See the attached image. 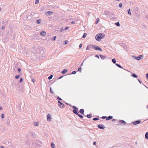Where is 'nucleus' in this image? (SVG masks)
<instances>
[{
    "label": "nucleus",
    "instance_id": "obj_61",
    "mask_svg": "<svg viewBox=\"0 0 148 148\" xmlns=\"http://www.w3.org/2000/svg\"><path fill=\"white\" fill-rule=\"evenodd\" d=\"M1 9L0 8V11H1Z\"/></svg>",
    "mask_w": 148,
    "mask_h": 148
},
{
    "label": "nucleus",
    "instance_id": "obj_37",
    "mask_svg": "<svg viewBox=\"0 0 148 148\" xmlns=\"http://www.w3.org/2000/svg\"><path fill=\"white\" fill-rule=\"evenodd\" d=\"M57 99L61 101L62 100V99L60 98L59 97V96L57 97Z\"/></svg>",
    "mask_w": 148,
    "mask_h": 148
},
{
    "label": "nucleus",
    "instance_id": "obj_53",
    "mask_svg": "<svg viewBox=\"0 0 148 148\" xmlns=\"http://www.w3.org/2000/svg\"><path fill=\"white\" fill-rule=\"evenodd\" d=\"M68 27H66V28L64 29V30H66V29H68Z\"/></svg>",
    "mask_w": 148,
    "mask_h": 148
},
{
    "label": "nucleus",
    "instance_id": "obj_31",
    "mask_svg": "<svg viewBox=\"0 0 148 148\" xmlns=\"http://www.w3.org/2000/svg\"><path fill=\"white\" fill-rule=\"evenodd\" d=\"M77 115H78L79 117H80L81 118H83V116L80 114H77Z\"/></svg>",
    "mask_w": 148,
    "mask_h": 148
},
{
    "label": "nucleus",
    "instance_id": "obj_49",
    "mask_svg": "<svg viewBox=\"0 0 148 148\" xmlns=\"http://www.w3.org/2000/svg\"><path fill=\"white\" fill-rule=\"evenodd\" d=\"M35 81V80L34 79H32V81L33 82H34Z\"/></svg>",
    "mask_w": 148,
    "mask_h": 148
},
{
    "label": "nucleus",
    "instance_id": "obj_41",
    "mask_svg": "<svg viewBox=\"0 0 148 148\" xmlns=\"http://www.w3.org/2000/svg\"><path fill=\"white\" fill-rule=\"evenodd\" d=\"M146 77L148 80V73L146 74Z\"/></svg>",
    "mask_w": 148,
    "mask_h": 148
},
{
    "label": "nucleus",
    "instance_id": "obj_9",
    "mask_svg": "<svg viewBox=\"0 0 148 148\" xmlns=\"http://www.w3.org/2000/svg\"><path fill=\"white\" fill-rule=\"evenodd\" d=\"M46 34V33L44 31H42L40 34L41 36H45Z\"/></svg>",
    "mask_w": 148,
    "mask_h": 148
},
{
    "label": "nucleus",
    "instance_id": "obj_14",
    "mask_svg": "<svg viewBox=\"0 0 148 148\" xmlns=\"http://www.w3.org/2000/svg\"><path fill=\"white\" fill-rule=\"evenodd\" d=\"M145 138L146 139L148 140V132H147L146 133V134H145Z\"/></svg>",
    "mask_w": 148,
    "mask_h": 148
},
{
    "label": "nucleus",
    "instance_id": "obj_35",
    "mask_svg": "<svg viewBox=\"0 0 148 148\" xmlns=\"http://www.w3.org/2000/svg\"><path fill=\"white\" fill-rule=\"evenodd\" d=\"M19 76L18 75H16L15 77V78L16 79H18L19 78Z\"/></svg>",
    "mask_w": 148,
    "mask_h": 148
},
{
    "label": "nucleus",
    "instance_id": "obj_34",
    "mask_svg": "<svg viewBox=\"0 0 148 148\" xmlns=\"http://www.w3.org/2000/svg\"><path fill=\"white\" fill-rule=\"evenodd\" d=\"M52 13V12H51V11H48L47 12V13H48V15H50Z\"/></svg>",
    "mask_w": 148,
    "mask_h": 148
},
{
    "label": "nucleus",
    "instance_id": "obj_42",
    "mask_svg": "<svg viewBox=\"0 0 148 148\" xmlns=\"http://www.w3.org/2000/svg\"><path fill=\"white\" fill-rule=\"evenodd\" d=\"M23 78H21L20 80V82H21L22 81H23Z\"/></svg>",
    "mask_w": 148,
    "mask_h": 148
},
{
    "label": "nucleus",
    "instance_id": "obj_52",
    "mask_svg": "<svg viewBox=\"0 0 148 148\" xmlns=\"http://www.w3.org/2000/svg\"><path fill=\"white\" fill-rule=\"evenodd\" d=\"M93 144L94 145H96V143L95 142H93Z\"/></svg>",
    "mask_w": 148,
    "mask_h": 148
},
{
    "label": "nucleus",
    "instance_id": "obj_19",
    "mask_svg": "<svg viewBox=\"0 0 148 148\" xmlns=\"http://www.w3.org/2000/svg\"><path fill=\"white\" fill-rule=\"evenodd\" d=\"M132 76L134 77H138L135 74L132 73Z\"/></svg>",
    "mask_w": 148,
    "mask_h": 148
},
{
    "label": "nucleus",
    "instance_id": "obj_24",
    "mask_svg": "<svg viewBox=\"0 0 148 148\" xmlns=\"http://www.w3.org/2000/svg\"><path fill=\"white\" fill-rule=\"evenodd\" d=\"M90 48H91L90 46L88 45L86 48V50H88L90 49Z\"/></svg>",
    "mask_w": 148,
    "mask_h": 148
},
{
    "label": "nucleus",
    "instance_id": "obj_8",
    "mask_svg": "<svg viewBox=\"0 0 148 148\" xmlns=\"http://www.w3.org/2000/svg\"><path fill=\"white\" fill-rule=\"evenodd\" d=\"M68 71V70L66 69H63L62 71V74H64L66 73Z\"/></svg>",
    "mask_w": 148,
    "mask_h": 148
},
{
    "label": "nucleus",
    "instance_id": "obj_46",
    "mask_svg": "<svg viewBox=\"0 0 148 148\" xmlns=\"http://www.w3.org/2000/svg\"><path fill=\"white\" fill-rule=\"evenodd\" d=\"M64 29L63 28H62L60 30V32H62L64 31Z\"/></svg>",
    "mask_w": 148,
    "mask_h": 148
},
{
    "label": "nucleus",
    "instance_id": "obj_43",
    "mask_svg": "<svg viewBox=\"0 0 148 148\" xmlns=\"http://www.w3.org/2000/svg\"><path fill=\"white\" fill-rule=\"evenodd\" d=\"M18 72L19 73H20L21 72V69L20 68H18Z\"/></svg>",
    "mask_w": 148,
    "mask_h": 148
},
{
    "label": "nucleus",
    "instance_id": "obj_36",
    "mask_svg": "<svg viewBox=\"0 0 148 148\" xmlns=\"http://www.w3.org/2000/svg\"><path fill=\"white\" fill-rule=\"evenodd\" d=\"M39 2V1L38 0H36L35 3L36 4H37Z\"/></svg>",
    "mask_w": 148,
    "mask_h": 148
},
{
    "label": "nucleus",
    "instance_id": "obj_2",
    "mask_svg": "<svg viewBox=\"0 0 148 148\" xmlns=\"http://www.w3.org/2000/svg\"><path fill=\"white\" fill-rule=\"evenodd\" d=\"M92 47H93V48L95 50H98L100 51H102V49H101V48H100V47L98 46H94V45H92Z\"/></svg>",
    "mask_w": 148,
    "mask_h": 148
},
{
    "label": "nucleus",
    "instance_id": "obj_39",
    "mask_svg": "<svg viewBox=\"0 0 148 148\" xmlns=\"http://www.w3.org/2000/svg\"><path fill=\"white\" fill-rule=\"evenodd\" d=\"M50 92L51 93H54V92L51 89V88H50Z\"/></svg>",
    "mask_w": 148,
    "mask_h": 148
},
{
    "label": "nucleus",
    "instance_id": "obj_29",
    "mask_svg": "<svg viewBox=\"0 0 148 148\" xmlns=\"http://www.w3.org/2000/svg\"><path fill=\"white\" fill-rule=\"evenodd\" d=\"M115 24L116 25H117L118 26H119L120 25V23H119V22L116 23Z\"/></svg>",
    "mask_w": 148,
    "mask_h": 148
},
{
    "label": "nucleus",
    "instance_id": "obj_50",
    "mask_svg": "<svg viewBox=\"0 0 148 148\" xmlns=\"http://www.w3.org/2000/svg\"><path fill=\"white\" fill-rule=\"evenodd\" d=\"M75 22L74 21H72L71 22V23L72 24H74L75 23Z\"/></svg>",
    "mask_w": 148,
    "mask_h": 148
},
{
    "label": "nucleus",
    "instance_id": "obj_5",
    "mask_svg": "<svg viewBox=\"0 0 148 148\" xmlns=\"http://www.w3.org/2000/svg\"><path fill=\"white\" fill-rule=\"evenodd\" d=\"M98 127L100 129H103L105 128V127L104 126V125H103L100 124L98 125Z\"/></svg>",
    "mask_w": 148,
    "mask_h": 148
},
{
    "label": "nucleus",
    "instance_id": "obj_17",
    "mask_svg": "<svg viewBox=\"0 0 148 148\" xmlns=\"http://www.w3.org/2000/svg\"><path fill=\"white\" fill-rule=\"evenodd\" d=\"M127 12L128 14L130 15H131V13L130 12V8L129 10H127Z\"/></svg>",
    "mask_w": 148,
    "mask_h": 148
},
{
    "label": "nucleus",
    "instance_id": "obj_40",
    "mask_svg": "<svg viewBox=\"0 0 148 148\" xmlns=\"http://www.w3.org/2000/svg\"><path fill=\"white\" fill-rule=\"evenodd\" d=\"M1 118L2 119L4 118V114H1Z\"/></svg>",
    "mask_w": 148,
    "mask_h": 148
},
{
    "label": "nucleus",
    "instance_id": "obj_51",
    "mask_svg": "<svg viewBox=\"0 0 148 148\" xmlns=\"http://www.w3.org/2000/svg\"><path fill=\"white\" fill-rule=\"evenodd\" d=\"M95 57H97L98 58H99V57L98 55H96L95 56Z\"/></svg>",
    "mask_w": 148,
    "mask_h": 148
},
{
    "label": "nucleus",
    "instance_id": "obj_62",
    "mask_svg": "<svg viewBox=\"0 0 148 148\" xmlns=\"http://www.w3.org/2000/svg\"><path fill=\"white\" fill-rule=\"evenodd\" d=\"M139 123H140V121H139Z\"/></svg>",
    "mask_w": 148,
    "mask_h": 148
},
{
    "label": "nucleus",
    "instance_id": "obj_1",
    "mask_svg": "<svg viewBox=\"0 0 148 148\" xmlns=\"http://www.w3.org/2000/svg\"><path fill=\"white\" fill-rule=\"evenodd\" d=\"M105 36V34L103 33H100L97 34L95 36L96 39L99 41Z\"/></svg>",
    "mask_w": 148,
    "mask_h": 148
},
{
    "label": "nucleus",
    "instance_id": "obj_22",
    "mask_svg": "<svg viewBox=\"0 0 148 148\" xmlns=\"http://www.w3.org/2000/svg\"><path fill=\"white\" fill-rule=\"evenodd\" d=\"M51 145L52 148H54L55 145L53 143H51Z\"/></svg>",
    "mask_w": 148,
    "mask_h": 148
},
{
    "label": "nucleus",
    "instance_id": "obj_32",
    "mask_svg": "<svg viewBox=\"0 0 148 148\" xmlns=\"http://www.w3.org/2000/svg\"><path fill=\"white\" fill-rule=\"evenodd\" d=\"M78 71H79L81 72L82 71V68L81 67L79 68L78 69Z\"/></svg>",
    "mask_w": 148,
    "mask_h": 148
},
{
    "label": "nucleus",
    "instance_id": "obj_45",
    "mask_svg": "<svg viewBox=\"0 0 148 148\" xmlns=\"http://www.w3.org/2000/svg\"><path fill=\"white\" fill-rule=\"evenodd\" d=\"M56 38V36H55L53 37V40L54 41L55 40Z\"/></svg>",
    "mask_w": 148,
    "mask_h": 148
},
{
    "label": "nucleus",
    "instance_id": "obj_4",
    "mask_svg": "<svg viewBox=\"0 0 148 148\" xmlns=\"http://www.w3.org/2000/svg\"><path fill=\"white\" fill-rule=\"evenodd\" d=\"M52 119V118L50 114H49L47 116V121H51Z\"/></svg>",
    "mask_w": 148,
    "mask_h": 148
},
{
    "label": "nucleus",
    "instance_id": "obj_59",
    "mask_svg": "<svg viewBox=\"0 0 148 148\" xmlns=\"http://www.w3.org/2000/svg\"><path fill=\"white\" fill-rule=\"evenodd\" d=\"M1 148H3V146H1Z\"/></svg>",
    "mask_w": 148,
    "mask_h": 148
},
{
    "label": "nucleus",
    "instance_id": "obj_30",
    "mask_svg": "<svg viewBox=\"0 0 148 148\" xmlns=\"http://www.w3.org/2000/svg\"><path fill=\"white\" fill-rule=\"evenodd\" d=\"M99 119L97 118H94L93 119V120L94 121H97Z\"/></svg>",
    "mask_w": 148,
    "mask_h": 148
},
{
    "label": "nucleus",
    "instance_id": "obj_27",
    "mask_svg": "<svg viewBox=\"0 0 148 148\" xmlns=\"http://www.w3.org/2000/svg\"><path fill=\"white\" fill-rule=\"evenodd\" d=\"M91 116H92L91 114H87V117L89 118L91 117Z\"/></svg>",
    "mask_w": 148,
    "mask_h": 148
},
{
    "label": "nucleus",
    "instance_id": "obj_33",
    "mask_svg": "<svg viewBox=\"0 0 148 148\" xmlns=\"http://www.w3.org/2000/svg\"><path fill=\"white\" fill-rule=\"evenodd\" d=\"M122 6V4L121 3H120L119 5V7L120 8H121Z\"/></svg>",
    "mask_w": 148,
    "mask_h": 148
},
{
    "label": "nucleus",
    "instance_id": "obj_6",
    "mask_svg": "<svg viewBox=\"0 0 148 148\" xmlns=\"http://www.w3.org/2000/svg\"><path fill=\"white\" fill-rule=\"evenodd\" d=\"M118 121L119 123L120 124H122L123 125H125V123H126V122L123 120H119Z\"/></svg>",
    "mask_w": 148,
    "mask_h": 148
},
{
    "label": "nucleus",
    "instance_id": "obj_12",
    "mask_svg": "<svg viewBox=\"0 0 148 148\" xmlns=\"http://www.w3.org/2000/svg\"><path fill=\"white\" fill-rule=\"evenodd\" d=\"M101 57V58L103 60L104 59L106 58V56H103L101 55H99Z\"/></svg>",
    "mask_w": 148,
    "mask_h": 148
},
{
    "label": "nucleus",
    "instance_id": "obj_18",
    "mask_svg": "<svg viewBox=\"0 0 148 148\" xmlns=\"http://www.w3.org/2000/svg\"><path fill=\"white\" fill-rule=\"evenodd\" d=\"M112 62L114 64H115L116 62V61L114 58H113L112 60Z\"/></svg>",
    "mask_w": 148,
    "mask_h": 148
},
{
    "label": "nucleus",
    "instance_id": "obj_48",
    "mask_svg": "<svg viewBox=\"0 0 148 148\" xmlns=\"http://www.w3.org/2000/svg\"><path fill=\"white\" fill-rule=\"evenodd\" d=\"M68 41L67 40H66L65 42V44L66 45L67 44Z\"/></svg>",
    "mask_w": 148,
    "mask_h": 148
},
{
    "label": "nucleus",
    "instance_id": "obj_58",
    "mask_svg": "<svg viewBox=\"0 0 148 148\" xmlns=\"http://www.w3.org/2000/svg\"><path fill=\"white\" fill-rule=\"evenodd\" d=\"M2 108L1 107H0V110H2Z\"/></svg>",
    "mask_w": 148,
    "mask_h": 148
},
{
    "label": "nucleus",
    "instance_id": "obj_56",
    "mask_svg": "<svg viewBox=\"0 0 148 148\" xmlns=\"http://www.w3.org/2000/svg\"><path fill=\"white\" fill-rule=\"evenodd\" d=\"M4 27L3 26L2 27V29H4Z\"/></svg>",
    "mask_w": 148,
    "mask_h": 148
},
{
    "label": "nucleus",
    "instance_id": "obj_13",
    "mask_svg": "<svg viewBox=\"0 0 148 148\" xmlns=\"http://www.w3.org/2000/svg\"><path fill=\"white\" fill-rule=\"evenodd\" d=\"M139 124V120H137L133 122V124L134 125H136Z\"/></svg>",
    "mask_w": 148,
    "mask_h": 148
},
{
    "label": "nucleus",
    "instance_id": "obj_54",
    "mask_svg": "<svg viewBox=\"0 0 148 148\" xmlns=\"http://www.w3.org/2000/svg\"><path fill=\"white\" fill-rule=\"evenodd\" d=\"M115 121V120L114 119H113L112 120V122H114V121Z\"/></svg>",
    "mask_w": 148,
    "mask_h": 148
},
{
    "label": "nucleus",
    "instance_id": "obj_55",
    "mask_svg": "<svg viewBox=\"0 0 148 148\" xmlns=\"http://www.w3.org/2000/svg\"><path fill=\"white\" fill-rule=\"evenodd\" d=\"M62 77H63V76H61V77H59L58 79H61V78Z\"/></svg>",
    "mask_w": 148,
    "mask_h": 148
},
{
    "label": "nucleus",
    "instance_id": "obj_25",
    "mask_svg": "<svg viewBox=\"0 0 148 148\" xmlns=\"http://www.w3.org/2000/svg\"><path fill=\"white\" fill-rule=\"evenodd\" d=\"M99 21V18H97L96 20V21H95L96 24H97L98 23Z\"/></svg>",
    "mask_w": 148,
    "mask_h": 148
},
{
    "label": "nucleus",
    "instance_id": "obj_23",
    "mask_svg": "<svg viewBox=\"0 0 148 148\" xmlns=\"http://www.w3.org/2000/svg\"><path fill=\"white\" fill-rule=\"evenodd\" d=\"M53 77V75H51L49 76L48 77V79H51Z\"/></svg>",
    "mask_w": 148,
    "mask_h": 148
},
{
    "label": "nucleus",
    "instance_id": "obj_60",
    "mask_svg": "<svg viewBox=\"0 0 148 148\" xmlns=\"http://www.w3.org/2000/svg\"><path fill=\"white\" fill-rule=\"evenodd\" d=\"M147 109H148V105L147 106Z\"/></svg>",
    "mask_w": 148,
    "mask_h": 148
},
{
    "label": "nucleus",
    "instance_id": "obj_38",
    "mask_svg": "<svg viewBox=\"0 0 148 148\" xmlns=\"http://www.w3.org/2000/svg\"><path fill=\"white\" fill-rule=\"evenodd\" d=\"M76 73V72L75 71H73L72 73V74H74Z\"/></svg>",
    "mask_w": 148,
    "mask_h": 148
},
{
    "label": "nucleus",
    "instance_id": "obj_26",
    "mask_svg": "<svg viewBox=\"0 0 148 148\" xmlns=\"http://www.w3.org/2000/svg\"><path fill=\"white\" fill-rule=\"evenodd\" d=\"M86 35H87L86 33H84L83 36L82 38H85V37L86 36Z\"/></svg>",
    "mask_w": 148,
    "mask_h": 148
},
{
    "label": "nucleus",
    "instance_id": "obj_44",
    "mask_svg": "<svg viewBox=\"0 0 148 148\" xmlns=\"http://www.w3.org/2000/svg\"><path fill=\"white\" fill-rule=\"evenodd\" d=\"M106 118V116H103L102 117V118L103 119H105Z\"/></svg>",
    "mask_w": 148,
    "mask_h": 148
},
{
    "label": "nucleus",
    "instance_id": "obj_21",
    "mask_svg": "<svg viewBox=\"0 0 148 148\" xmlns=\"http://www.w3.org/2000/svg\"><path fill=\"white\" fill-rule=\"evenodd\" d=\"M39 124V122H34V125L35 126H38V125Z\"/></svg>",
    "mask_w": 148,
    "mask_h": 148
},
{
    "label": "nucleus",
    "instance_id": "obj_10",
    "mask_svg": "<svg viewBox=\"0 0 148 148\" xmlns=\"http://www.w3.org/2000/svg\"><path fill=\"white\" fill-rule=\"evenodd\" d=\"M84 110L83 109H82L79 110L80 113L82 114H84Z\"/></svg>",
    "mask_w": 148,
    "mask_h": 148
},
{
    "label": "nucleus",
    "instance_id": "obj_16",
    "mask_svg": "<svg viewBox=\"0 0 148 148\" xmlns=\"http://www.w3.org/2000/svg\"><path fill=\"white\" fill-rule=\"evenodd\" d=\"M144 58V56L143 55H139V60L142 59Z\"/></svg>",
    "mask_w": 148,
    "mask_h": 148
},
{
    "label": "nucleus",
    "instance_id": "obj_20",
    "mask_svg": "<svg viewBox=\"0 0 148 148\" xmlns=\"http://www.w3.org/2000/svg\"><path fill=\"white\" fill-rule=\"evenodd\" d=\"M116 65L119 68L123 69V67L121 66L119 64H116Z\"/></svg>",
    "mask_w": 148,
    "mask_h": 148
},
{
    "label": "nucleus",
    "instance_id": "obj_3",
    "mask_svg": "<svg viewBox=\"0 0 148 148\" xmlns=\"http://www.w3.org/2000/svg\"><path fill=\"white\" fill-rule=\"evenodd\" d=\"M73 108L74 109L73 110V112L76 115L78 114V113L77 112V111L78 110V108L76 107L75 106H73Z\"/></svg>",
    "mask_w": 148,
    "mask_h": 148
},
{
    "label": "nucleus",
    "instance_id": "obj_11",
    "mask_svg": "<svg viewBox=\"0 0 148 148\" xmlns=\"http://www.w3.org/2000/svg\"><path fill=\"white\" fill-rule=\"evenodd\" d=\"M113 118V116H109L107 118L106 120H108L110 119H111Z\"/></svg>",
    "mask_w": 148,
    "mask_h": 148
},
{
    "label": "nucleus",
    "instance_id": "obj_28",
    "mask_svg": "<svg viewBox=\"0 0 148 148\" xmlns=\"http://www.w3.org/2000/svg\"><path fill=\"white\" fill-rule=\"evenodd\" d=\"M40 21L41 20L40 19L37 20L36 21L37 23L38 24L40 23Z\"/></svg>",
    "mask_w": 148,
    "mask_h": 148
},
{
    "label": "nucleus",
    "instance_id": "obj_57",
    "mask_svg": "<svg viewBox=\"0 0 148 148\" xmlns=\"http://www.w3.org/2000/svg\"><path fill=\"white\" fill-rule=\"evenodd\" d=\"M83 62L82 63V64H81V66H82L83 65Z\"/></svg>",
    "mask_w": 148,
    "mask_h": 148
},
{
    "label": "nucleus",
    "instance_id": "obj_47",
    "mask_svg": "<svg viewBox=\"0 0 148 148\" xmlns=\"http://www.w3.org/2000/svg\"><path fill=\"white\" fill-rule=\"evenodd\" d=\"M82 44H80L79 45V47L80 48H81L82 47Z\"/></svg>",
    "mask_w": 148,
    "mask_h": 148
},
{
    "label": "nucleus",
    "instance_id": "obj_15",
    "mask_svg": "<svg viewBox=\"0 0 148 148\" xmlns=\"http://www.w3.org/2000/svg\"><path fill=\"white\" fill-rule=\"evenodd\" d=\"M132 57L136 59V60H139V56L138 57H135L134 56H132Z\"/></svg>",
    "mask_w": 148,
    "mask_h": 148
},
{
    "label": "nucleus",
    "instance_id": "obj_63",
    "mask_svg": "<svg viewBox=\"0 0 148 148\" xmlns=\"http://www.w3.org/2000/svg\"><path fill=\"white\" fill-rule=\"evenodd\" d=\"M139 83H140V81H139Z\"/></svg>",
    "mask_w": 148,
    "mask_h": 148
},
{
    "label": "nucleus",
    "instance_id": "obj_7",
    "mask_svg": "<svg viewBox=\"0 0 148 148\" xmlns=\"http://www.w3.org/2000/svg\"><path fill=\"white\" fill-rule=\"evenodd\" d=\"M58 102L60 104L59 105V106L61 107V108L64 107V105L63 103H62L59 101H58Z\"/></svg>",
    "mask_w": 148,
    "mask_h": 148
}]
</instances>
